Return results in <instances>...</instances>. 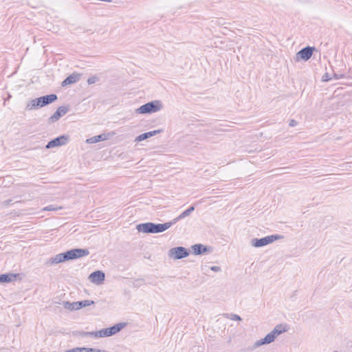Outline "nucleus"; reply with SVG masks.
<instances>
[{"mask_svg":"<svg viewBox=\"0 0 352 352\" xmlns=\"http://www.w3.org/2000/svg\"><path fill=\"white\" fill-rule=\"evenodd\" d=\"M11 202H12V199H8V200H6L3 201V204L5 206H8L11 204Z\"/></svg>","mask_w":352,"mask_h":352,"instance_id":"30","label":"nucleus"},{"mask_svg":"<svg viewBox=\"0 0 352 352\" xmlns=\"http://www.w3.org/2000/svg\"><path fill=\"white\" fill-rule=\"evenodd\" d=\"M162 131H163V129H157V130H154V131L142 133L135 138V141L138 142H142V141L145 140L149 138H151L157 134H159V133H162Z\"/></svg>","mask_w":352,"mask_h":352,"instance_id":"15","label":"nucleus"},{"mask_svg":"<svg viewBox=\"0 0 352 352\" xmlns=\"http://www.w3.org/2000/svg\"><path fill=\"white\" fill-rule=\"evenodd\" d=\"M125 326V322L116 324L110 327L102 329L98 331V336L100 338L112 336L116 334L117 333L120 332Z\"/></svg>","mask_w":352,"mask_h":352,"instance_id":"8","label":"nucleus"},{"mask_svg":"<svg viewBox=\"0 0 352 352\" xmlns=\"http://www.w3.org/2000/svg\"><path fill=\"white\" fill-rule=\"evenodd\" d=\"M99 80V78L96 76H90L88 79H87V83L89 85H92V84H94L95 82H96L97 81Z\"/></svg>","mask_w":352,"mask_h":352,"instance_id":"22","label":"nucleus"},{"mask_svg":"<svg viewBox=\"0 0 352 352\" xmlns=\"http://www.w3.org/2000/svg\"><path fill=\"white\" fill-rule=\"evenodd\" d=\"M94 304H95V302L94 300H85L73 302H70L69 301L63 302V305L64 308L70 311L79 310L83 307L90 306Z\"/></svg>","mask_w":352,"mask_h":352,"instance_id":"7","label":"nucleus"},{"mask_svg":"<svg viewBox=\"0 0 352 352\" xmlns=\"http://www.w3.org/2000/svg\"><path fill=\"white\" fill-rule=\"evenodd\" d=\"M330 80V78H329V76H328V74H327H327H325L322 76V80H323V81L326 82V81H328V80Z\"/></svg>","mask_w":352,"mask_h":352,"instance_id":"28","label":"nucleus"},{"mask_svg":"<svg viewBox=\"0 0 352 352\" xmlns=\"http://www.w3.org/2000/svg\"><path fill=\"white\" fill-rule=\"evenodd\" d=\"M85 347H76L72 349L65 351V352H85Z\"/></svg>","mask_w":352,"mask_h":352,"instance_id":"21","label":"nucleus"},{"mask_svg":"<svg viewBox=\"0 0 352 352\" xmlns=\"http://www.w3.org/2000/svg\"><path fill=\"white\" fill-rule=\"evenodd\" d=\"M316 50L314 47L307 46L303 47L296 54V60H308L312 56L314 51Z\"/></svg>","mask_w":352,"mask_h":352,"instance_id":"11","label":"nucleus"},{"mask_svg":"<svg viewBox=\"0 0 352 352\" xmlns=\"http://www.w3.org/2000/svg\"><path fill=\"white\" fill-rule=\"evenodd\" d=\"M163 107L161 100H152L148 102L136 109V113L139 114H151L161 110Z\"/></svg>","mask_w":352,"mask_h":352,"instance_id":"5","label":"nucleus"},{"mask_svg":"<svg viewBox=\"0 0 352 352\" xmlns=\"http://www.w3.org/2000/svg\"><path fill=\"white\" fill-rule=\"evenodd\" d=\"M80 78V74L78 73H73L68 76L62 82L63 87L74 84L78 82Z\"/></svg>","mask_w":352,"mask_h":352,"instance_id":"16","label":"nucleus"},{"mask_svg":"<svg viewBox=\"0 0 352 352\" xmlns=\"http://www.w3.org/2000/svg\"><path fill=\"white\" fill-rule=\"evenodd\" d=\"M85 352H96L99 351V349L94 348H86Z\"/></svg>","mask_w":352,"mask_h":352,"instance_id":"26","label":"nucleus"},{"mask_svg":"<svg viewBox=\"0 0 352 352\" xmlns=\"http://www.w3.org/2000/svg\"><path fill=\"white\" fill-rule=\"evenodd\" d=\"M43 210H46V211H53V210H56V208H55L52 205H50V206H47L45 208H44Z\"/></svg>","mask_w":352,"mask_h":352,"instance_id":"24","label":"nucleus"},{"mask_svg":"<svg viewBox=\"0 0 352 352\" xmlns=\"http://www.w3.org/2000/svg\"><path fill=\"white\" fill-rule=\"evenodd\" d=\"M110 136L109 133H102L98 135L91 137L87 140V142L89 144L97 143L107 140Z\"/></svg>","mask_w":352,"mask_h":352,"instance_id":"19","label":"nucleus"},{"mask_svg":"<svg viewBox=\"0 0 352 352\" xmlns=\"http://www.w3.org/2000/svg\"><path fill=\"white\" fill-rule=\"evenodd\" d=\"M333 352H338V351H334Z\"/></svg>","mask_w":352,"mask_h":352,"instance_id":"31","label":"nucleus"},{"mask_svg":"<svg viewBox=\"0 0 352 352\" xmlns=\"http://www.w3.org/2000/svg\"><path fill=\"white\" fill-rule=\"evenodd\" d=\"M18 276H19L18 274H13V273H7V274H0V283H11V282L15 280Z\"/></svg>","mask_w":352,"mask_h":352,"instance_id":"18","label":"nucleus"},{"mask_svg":"<svg viewBox=\"0 0 352 352\" xmlns=\"http://www.w3.org/2000/svg\"><path fill=\"white\" fill-rule=\"evenodd\" d=\"M333 76H334V78H335L336 79H340V78H343V77H344V75H342V74L338 75V74H333Z\"/></svg>","mask_w":352,"mask_h":352,"instance_id":"29","label":"nucleus"},{"mask_svg":"<svg viewBox=\"0 0 352 352\" xmlns=\"http://www.w3.org/2000/svg\"><path fill=\"white\" fill-rule=\"evenodd\" d=\"M195 210V206H191L188 209L182 212L178 217L174 218L170 221L172 225L175 224L179 220L184 219L185 217L189 216L193 211Z\"/></svg>","mask_w":352,"mask_h":352,"instance_id":"17","label":"nucleus"},{"mask_svg":"<svg viewBox=\"0 0 352 352\" xmlns=\"http://www.w3.org/2000/svg\"><path fill=\"white\" fill-rule=\"evenodd\" d=\"M89 252L87 249L74 248L50 258L45 261V265L51 266L65 261L80 258L89 255Z\"/></svg>","mask_w":352,"mask_h":352,"instance_id":"1","label":"nucleus"},{"mask_svg":"<svg viewBox=\"0 0 352 352\" xmlns=\"http://www.w3.org/2000/svg\"><path fill=\"white\" fill-rule=\"evenodd\" d=\"M210 270L214 272H219L221 271V267L219 266H212Z\"/></svg>","mask_w":352,"mask_h":352,"instance_id":"27","label":"nucleus"},{"mask_svg":"<svg viewBox=\"0 0 352 352\" xmlns=\"http://www.w3.org/2000/svg\"><path fill=\"white\" fill-rule=\"evenodd\" d=\"M230 319L232 320H236V321H241L242 320L241 318L239 315L234 314H232L230 315Z\"/></svg>","mask_w":352,"mask_h":352,"instance_id":"23","label":"nucleus"},{"mask_svg":"<svg viewBox=\"0 0 352 352\" xmlns=\"http://www.w3.org/2000/svg\"><path fill=\"white\" fill-rule=\"evenodd\" d=\"M190 254V250L182 246L171 248L168 251V256L178 260L187 257Z\"/></svg>","mask_w":352,"mask_h":352,"instance_id":"9","label":"nucleus"},{"mask_svg":"<svg viewBox=\"0 0 352 352\" xmlns=\"http://www.w3.org/2000/svg\"><path fill=\"white\" fill-rule=\"evenodd\" d=\"M288 330L287 324H280L276 325L274 329L269 333H267L263 338L257 340L249 350H254L256 348L273 342L276 337L280 334L286 332Z\"/></svg>","mask_w":352,"mask_h":352,"instance_id":"2","label":"nucleus"},{"mask_svg":"<svg viewBox=\"0 0 352 352\" xmlns=\"http://www.w3.org/2000/svg\"><path fill=\"white\" fill-rule=\"evenodd\" d=\"M69 137L67 135H60L50 142L46 144L45 148L50 149L54 147L63 146L67 144L69 142Z\"/></svg>","mask_w":352,"mask_h":352,"instance_id":"10","label":"nucleus"},{"mask_svg":"<svg viewBox=\"0 0 352 352\" xmlns=\"http://www.w3.org/2000/svg\"><path fill=\"white\" fill-rule=\"evenodd\" d=\"M191 249L195 255H201L210 252V248L201 243H197L192 245Z\"/></svg>","mask_w":352,"mask_h":352,"instance_id":"14","label":"nucleus"},{"mask_svg":"<svg viewBox=\"0 0 352 352\" xmlns=\"http://www.w3.org/2000/svg\"><path fill=\"white\" fill-rule=\"evenodd\" d=\"M105 278V274L100 270L95 271L90 274L89 276V279L93 283L100 284L102 283Z\"/></svg>","mask_w":352,"mask_h":352,"instance_id":"13","label":"nucleus"},{"mask_svg":"<svg viewBox=\"0 0 352 352\" xmlns=\"http://www.w3.org/2000/svg\"><path fill=\"white\" fill-rule=\"evenodd\" d=\"M283 235L272 234L261 239L254 238L252 239L251 244L255 248H261L270 244L278 239H283Z\"/></svg>","mask_w":352,"mask_h":352,"instance_id":"6","label":"nucleus"},{"mask_svg":"<svg viewBox=\"0 0 352 352\" xmlns=\"http://www.w3.org/2000/svg\"><path fill=\"white\" fill-rule=\"evenodd\" d=\"M172 226L170 221L164 223L146 222L137 225L136 229L139 232L155 234L162 232L170 228Z\"/></svg>","mask_w":352,"mask_h":352,"instance_id":"3","label":"nucleus"},{"mask_svg":"<svg viewBox=\"0 0 352 352\" xmlns=\"http://www.w3.org/2000/svg\"><path fill=\"white\" fill-rule=\"evenodd\" d=\"M58 96L55 94L43 96L30 100L26 105V110H32L45 107L57 100Z\"/></svg>","mask_w":352,"mask_h":352,"instance_id":"4","label":"nucleus"},{"mask_svg":"<svg viewBox=\"0 0 352 352\" xmlns=\"http://www.w3.org/2000/svg\"><path fill=\"white\" fill-rule=\"evenodd\" d=\"M289 126H295L297 125V122L295 120H290L289 123Z\"/></svg>","mask_w":352,"mask_h":352,"instance_id":"25","label":"nucleus"},{"mask_svg":"<svg viewBox=\"0 0 352 352\" xmlns=\"http://www.w3.org/2000/svg\"><path fill=\"white\" fill-rule=\"evenodd\" d=\"M79 334L82 337H93L100 338L98 336V331H80Z\"/></svg>","mask_w":352,"mask_h":352,"instance_id":"20","label":"nucleus"},{"mask_svg":"<svg viewBox=\"0 0 352 352\" xmlns=\"http://www.w3.org/2000/svg\"><path fill=\"white\" fill-rule=\"evenodd\" d=\"M69 107L67 106L59 107L52 116L49 118V122L53 123L59 120L62 116L67 113Z\"/></svg>","mask_w":352,"mask_h":352,"instance_id":"12","label":"nucleus"}]
</instances>
